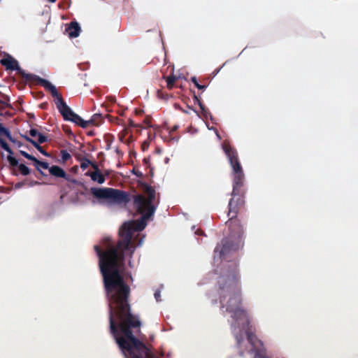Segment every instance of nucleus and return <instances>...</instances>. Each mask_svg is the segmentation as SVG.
Returning a JSON list of instances; mask_svg holds the SVG:
<instances>
[{
  "mask_svg": "<svg viewBox=\"0 0 358 358\" xmlns=\"http://www.w3.org/2000/svg\"><path fill=\"white\" fill-rule=\"evenodd\" d=\"M109 300V331L126 358H157L137 336L141 321L131 313L130 287L124 280H103Z\"/></svg>",
  "mask_w": 358,
  "mask_h": 358,
  "instance_id": "1",
  "label": "nucleus"
},
{
  "mask_svg": "<svg viewBox=\"0 0 358 358\" xmlns=\"http://www.w3.org/2000/svg\"><path fill=\"white\" fill-rule=\"evenodd\" d=\"M217 283L221 308H225L236 322L247 320V313L241 307V285L236 264H232L227 273L220 275Z\"/></svg>",
  "mask_w": 358,
  "mask_h": 358,
  "instance_id": "2",
  "label": "nucleus"
},
{
  "mask_svg": "<svg viewBox=\"0 0 358 358\" xmlns=\"http://www.w3.org/2000/svg\"><path fill=\"white\" fill-rule=\"evenodd\" d=\"M222 148H223L232 169L231 199L228 203L227 216L229 218H236L238 212L244 208L245 205V176L238 160L236 150L231 147L228 141H224Z\"/></svg>",
  "mask_w": 358,
  "mask_h": 358,
  "instance_id": "3",
  "label": "nucleus"
},
{
  "mask_svg": "<svg viewBox=\"0 0 358 358\" xmlns=\"http://www.w3.org/2000/svg\"><path fill=\"white\" fill-rule=\"evenodd\" d=\"M0 64L6 71H17L18 74L22 77L25 82L41 86L45 88V90L50 92V93L56 94V87L54 85L38 76L25 73V71L20 67L17 61L10 55H5L4 57L1 59Z\"/></svg>",
  "mask_w": 358,
  "mask_h": 358,
  "instance_id": "4",
  "label": "nucleus"
},
{
  "mask_svg": "<svg viewBox=\"0 0 358 358\" xmlns=\"http://www.w3.org/2000/svg\"><path fill=\"white\" fill-rule=\"evenodd\" d=\"M90 193L93 197L99 200H106L117 205H126L130 202L129 192L110 187H91Z\"/></svg>",
  "mask_w": 358,
  "mask_h": 358,
  "instance_id": "5",
  "label": "nucleus"
},
{
  "mask_svg": "<svg viewBox=\"0 0 358 358\" xmlns=\"http://www.w3.org/2000/svg\"><path fill=\"white\" fill-rule=\"evenodd\" d=\"M51 95L56 98V108H57L58 111H59L60 115H62L64 120L73 122L83 128H87L90 126V122L83 120L80 115L73 112L72 109L65 103L62 96L58 93V91H56L55 95H54V94H51Z\"/></svg>",
  "mask_w": 358,
  "mask_h": 358,
  "instance_id": "6",
  "label": "nucleus"
},
{
  "mask_svg": "<svg viewBox=\"0 0 358 358\" xmlns=\"http://www.w3.org/2000/svg\"><path fill=\"white\" fill-rule=\"evenodd\" d=\"M243 246V239H232L224 238L217 243L214 249L215 257L219 256L221 259H227L230 255L236 252Z\"/></svg>",
  "mask_w": 358,
  "mask_h": 358,
  "instance_id": "7",
  "label": "nucleus"
},
{
  "mask_svg": "<svg viewBox=\"0 0 358 358\" xmlns=\"http://www.w3.org/2000/svg\"><path fill=\"white\" fill-rule=\"evenodd\" d=\"M226 224H227L228 229H229V236L225 238L243 239L244 229L238 218H229Z\"/></svg>",
  "mask_w": 358,
  "mask_h": 358,
  "instance_id": "8",
  "label": "nucleus"
},
{
  "mask_svg": "<svg viewBox=\"0 0 358 358\" xmlns=\"http://www.w3.org/2000/svg\"><path fill=\"white\" fill-rule=\"evenodd\" d=\"M7 161H8V163L11 166H17L21 175L28 176L30 173L29 168H28L24 164H19V162H17V160L14 157L10 155L7 156Z\"/></svg>",
  "mask_w": 358,
  "mask_h": 358,
  "instance_id": "9",
  "label": "nucleus"
},
{
  "mask_svg": "<svg viewBox=\"0 0 358 358\" xmlns=\"http://www.w3.org/2000/svg\"><path fill=\"white\" fill-rule=\"evenodd\" d=\"M93 172H87L86 176H89L91 180L94 182H97L99 184H103L105 182V176L100 172L97 164H93Z\"/></svg>",
  "mask_w": 358,
  "mask_h": 358,
  "instance_id": "10",
  "label": "nucleus"
},
{
  "mask_svg": "<svg viewBox=\"0 0 358 358\" xmlns=\"http://www.w3.org/2000/svg\"><path fill=\"white\" fill-rule=\"evenodd\" d=\"M49 173L51 176L55 178H65L69 180V176L64 172V171L60 166L57 165H53L49 169Z\"/></svg>",
  "mask_w": 358,
  "mask_h": 358,
  "instance_id": "11",
  "label": "nucleus"
},
{
  "mask_svg": "<svg viewBox=\"0 0 358 358\" xmlns=\"http://www.w3.org/2000/svg\"><path fill=\"white\" fill-rule=\"evenodd\" d=\"M66 31H68L69 37L70 38L78 37L79 33H80V27H79L78 22H71L70 24H69Z\"/></svg>",
  "mask_w": 358,
  "mask_h": 358,
  "instance_id": "12",
  "label": "nucleus"
},
{
  "mask_svg": "<svg viewBox=\"0 0 358 358\" xmlns=\"http://www.w3.org/2000/svg\"><path fill=\"white\" fill-rule=\"evenodd\" d=\"M22 138H24L25 141L29 142V143L33 145L34 148L37 149V150L39 151V152H41L42 154V155L46 156V157L50 156V155L48 153V152H46L45 150H43V148L41 147V145H40L41 143H39L35 141L34 140H33L31 138L29 137L27 135H22Z\"/></svg>",
  "mask_w": 358,
  "mask_h": 358,
  "instance_id": "13",
  "label": "nucleus"
},
{
  "mask_svg": "<svg viewBox=\"0 0 358 358\" xmlns=\"http://www.w3.org/2000/svg\"><path fill=\"white\" fill-rule=\"evenodd\" d=\"M29 136L34 138L38 137L37 143H43L48 141V137L38 132L36 129H31L29 131Z\"/></svg>",
  "mask_w": 358,
  "mask_h": 358,
  "instance_id": "14",
  "label": "nucleus"
},
{
  "mask_svg": "<svg viewBox=\"0 0 358 358\" xmlns=\"http://www.w3.org/2000/svg\"><path fill=\"white\" fill-rule=\"evenodd\" d=\"M34 162V165H35L36 169H37L38 171L41 173L42 176H44V173L40 169L41 168L43 169H48L50 166H48V163L47 162H41L38 159H35V160H31Z\"/></svg>",
  "mask_w": 358,
  "mask_h": 358,
  "instance_id": "15",
  "label": "nucleus"
},
{
  "mask_svg": "<svg viewBox=\"0 0 358 358\" xmlns=\"http://www.w3.org/2000/svg\"><path fill=\"white\" fill-rule=\"evenodd\" d=\"M0 136H4L8 139V141H10L13 142V140L12 139L11 134H10V131L8 129L4 127L1 124H0Z\"/></svg>",
  "mask_w": 358,
  "mask_h": 358,
  "instance_id": "16",
  "label": "nucleus"
},
{
  "mask_svg": "<svg viewBox=\"0 0 358 358\" xmlns=\"http://www.w3.org/2000/svg\"><path fill=\"white\" fill-rule=\"evenodd\" d=\"M176 80H177V77L173 75L166 77V87H168L169 90L173 89V85H175V82Z\"/></svg>",
  "mask_w": 358,
  "mask_h": 358,
  "instance_id": "17",
  "label": "nucleus"
},
{
  "mask_svg": "<svg viewBox=\"0 0 358 358\" xmlns=\"http://www.w3.org/2000/svg\"><path fill=\"white\" fill-rule=\"evenodd\" d=\"M101 119V115L100 114H94L91 117V119L88 120V122H90L91 125H96L98 126L100 122V120Z\"/></svg>",
  "mask_w": 358,
  "mask_h": 358,
  "instance_id": "18",
  "label": "nucleus"
},
{
  "mask_svg": "<svg viewBox=\"0 0 358 358\" xmlns=\"http://www.w3.org/2000/svg\"><path fill=\"white\" fill-rule=\"evenodd\" d=\"M0 147L3 150H4L6 152H8V155H12L13 154V152H12L11 149L8 145L7 143L3 138H0Z\"/></svg>",
  "mask_w": 358,
  "mask_h": 358,
  "instance_id": "19",
  "label": "nucleus"
},
{
  "mask_svg": "<svg viewBox=\"0 0 358 358\" xmlns=\"http://www.w3.org/2000/svg\"><path fill=\"white\" fill-rule=\"evenodd\" d=\"M246 336H248V341L250 343L252 347H255V341H257V337L252 332L248 331L246 332Z\"/></svg>",
  "mask_w": 358,
  "mask_h": 358,
  "instance_id": "20",
  "label": "nucleus"
},
{
  "mask_svg": "<svg viewBox=\"0 0 358 358\" xmlns=\"http://www.w3.org/2000/svg\"><path fill=\"white\" fill-rule=\"evenodd\" d=\"M93 164H96L94 163H92L89 159L84 158L83 159L82 163H80V169L83 170H85L89 166H91V167H93Z\"/></svg>",
  "mask_w": 358,
  "mask_h": 358,
  "instance_id": "21",
  "label": "nucleus"
},
{
  "mask_svg": "<svg viewBox=\"0 0 358 358\" xmlns=\"http://www.w3.org/2000/svg\"><path fill=\"white\" fill-rule=\"evenodd\" d=\"M60 157H62V162H66L71 159V155L66 150H60Z\"/></svg>",
  "mask_w": 358,
  "mask_h": 358,
  "instance_id": "22",
  "label": "nucleus"
},
{
  "mask_svg": "<svg viewBox=\"0 0 358 358\" xmlns=\"http://www.w3.org/2000/svg\"><path fill=\"white\" fill-rule=\"evenodd\" d=\"M113 141V136H112L110 135H108L105 137V142H106V150H109Z\"/></svg>",
  "mask_w": 358,
  "mask_h": 358,
  "instance_id": "23",
  "label": "nucleus"
},
{
  "mask_svg": "<svg viewBox=\"0 0 358 358\" xmlns=\"http://www.w3.org/2000/svg\"><path fill=\"white\" fill-rule=\"evenodd\" d=\"M20 155H22V157H24V158H26L27 159H28L29 161L34 160L35 159H36L33 155L26 152L24 150H20Z\"/></svg>",
  "mask_w": 358,
  "mask_h": 358,
  "instance_id": "24",
  "label": "nucleus"
},
{
  "mask_svg": "<svg viewBox=\"0 0 358 358\" xmlns=\"http://www.w3.org/2000/svg\"><path fill=\"white\" fill-rule=\"evenodd\" d=\"M199 108H201V114H203V117H206L208 116V110L206 108V106H204L203 103L202 102H199Z\"/></svg>",
  "mask_w": 358,
  "mask_h": 358,
  "instance_id": "25",
  "label": "nucleus"
},
{
  "mask_svg": "<svg viewBox=\"0 0 358 358\" xmlns=\"http://www.w3.org/2000/svg\"><path fill=\"white\" fill-rule=\"evenodd\" d=\"M41 185V182L36 181V180H31L29 182V183H27V185H29V187H33V186Z\"/></svg>",
  "mask_w": 358,
  "mask_h": 358,
  "instance_id": "26",
  "label": "nucleus"
},
{
  "mask_svg": "<svg viewBox=\"0 0 358 358\" xmlns=\"http://www.w3.org/2000/svg\"><path fill=\"white\" fill-rule=\"evenodd\" d=\"M131 172H133V173L135 174V176H137L138 178H142L143 177L142 172H141L138 170H136L135 169H134L133 171H131Z\"/></svg>",
  "mask_w": 358,
  "mask_h": 358,
  "instance_id": "27",
  "label": "nucleus"
},
{
  "mask_svg": "<svg viewBox=\"0 0 358 358\" xmlns=\"http://www.w3.org/2000/svg\"><path fill=\"white\" fill-rule=\"evenodd\" d=\"M194 85H195V87H196L197 89L201 90H203L206 88V85H201L200 83L194 84Z\"/></svg>",
  "mask_w": 358,
  "mask_h": 358,
  "instance_id": "28",
  "label": "nucleus"
},
{
  "mask_svg": "<svg viewBox=\"0 0 358 358\" xmlns=\"http://www.w3.org/2000/svg\"><path fill=\"white\" fill-rule=\"evenodd\" d=\"M25 185V182H18L15 183V188L20 189V188L22 187L23 185Z\"/></svg>",
  "mask_w": 358,
  "mask_h": 358,
  "instance_id": "29",
  "label": "nucleus"
},
{
  "mask_svg": "<svg viewBox=\"0 0 358 358\" xmlns=\"http://www.w3.org/2000/svg\"><path fill=\"white\" fill-rule=\"evenodd\" d=\"M154 296H155L156 301H160V291H156L155 294H154Z\"/></svg>",
  "mask_w": 358,
  "mask_h": 358,
  "instance_id": "30",
  "label": "nucleus"
},
{
  "mask_svg": "<svg viewBox=\"0 0 358 358\" xmlns=\"http://www.w3.org/2000/svg\"><path fill=\"white\" fill-rule=\"evenodd\" d=\"M13 140H14V141H12L10 140H9V141H10L11 143L17 145V146H18L19 148H20L22 146V143L18 141H16L14 138H13Z\"/></svg>",
  "mask_w": 358,
  "mask_h": 358,
  "instance_id": "31",
  "label": "nucleus"
},
{
  "mask_svg": "<svg viewBox=\"0 0 358 358\" xmlns=\"http://www.w3.org/2000/svg\"><path fill=\"white\" fill-rule=\"evenodd\" d=\"M148 148V143L146 141H144L143 143H142V150L145 151Z\"/></svg>",
  "mask_w": 358,
  "mask_h": 358,
  "instance_id": "32",
  "label": "nucleus"
},
{
  "mask_svg": "<svg viewBox=\"0 0 358 358\" xmlns=\"http://www.w3.org/2000/svg\"><path fill=\"white\" fill-rule=\"evenodd\" d=\"M149 161H150V157H144L143 159V164L145 166H148L149 164Z\"/></svg>",
  "mask_w": 358,
  "mask_h": 358,
  "instance_id": "33",
  "label": "nucleus"
},
{
  "mask_svg": "<svg viewBox=\"0 0 358 358\" xmlns=\"http://www.w3.org/2000/svg\"><path fill=\"white\" fill-rule=\"evenodd\" d=\"M193 99H194L195 103L199 105V103H201V101H200L199 98L194 94V96H193Z\"/></svg>",
  "mask_w": 358,
  "mask_h": 358,
  "instance_id": "34",
  "label": "nucleus"
},
{
  "mask_svg": "<svg viewBox=\"0 0 358 358\" xmlns=\"http://www.w3.org/2000/svg\"><path fill=\"white\" fill-rule=\"evenodd\" d=\"M129 125L131 127H136V124H134V121L132 120H131V119L129 120Z\"/></svg>",
  "mask_w": 358,
  "mask_h": 358,
  "instance_id": "35",
  "label": "nucleus"
},
{
  "mask_svg": "<svg viewBox=\"0 0 358 358\" xmlns=\"http://www.w3.org/2000/svg\"><path fill=\"white\" fill-rule=\"evenodd\" d=\"M177 129H178V126L177 125H174L173 127H172V128H171L170 134H173V132L177 131Z\"/></svg>",
  "mask_w": 358,
  "mask_h": 358,
  "instance_id": "36",
  "label": "nucleus"
},
{
  "mask_svg": "<svg viewBox=\"0 0 358 358\" xmlns=\"http://www.w3.org/2000/svg\"><path fill=\"white\" fill-rule=\"evenodd\" d=\"M241 341H243V338L241 336H236V343H238V345H240Z\"/></svg>",
  "mask_w": 358,
  "mask_h": 358,
  "instance_id": "37",
  "label": "nucleus"
},
{
  "mask_svg": "<svg viewBox=\"0 0 358 358\" xmlns=\"http://www.w3.org/2000/svg\"><path fill=\"white\" fill-rule=\"evenodd\" d=\"M191 82H192L193 84H198L197 78L195 76L191 78Z\"/></svg>",
  "mask_w": 358,
  "mask_h": 358,
  "instance_id": "38",
  "label": "nucleus"
},
{
  "mask_svg": "<svg viewBox=\"0 0 358 358\" xmlns=\"http://www.w3.org/2000/svg\"><path fill=\"white\" fill-rule=\"evenodd\" d=\"M115 152H117V155H122V152L121 150H120L119 149L117 148V150H115Z\"/></svg>",
  "mask_w": 358,
  "mask_h": 358,
  "instance_id": "39",
  "label": "nucleus"
},
{
  "mask_svg": "<svg viewBox=\"0 0 358 358\" xmlns=\"http://www.w3.org/2000/svg\"><path fill=\"white\" fill-rule=\"evenodd\" d=\"M50 3H55L57 0H48Z\"/></svg>",
  "mask_w": 358,
  "mask_h": 358,
  "instance_id": "40",
  "label": "nucleus"
},
{
  "mask_svg": "<svg viewBox=\"0 0 358 358\" xmlns=\"http://www.w3.org/2000/svg\"><path fill=\"white\" fill-rule=\"evenodd\" d=\"M140 113H141V110H136V114L140 115Z\"/></svg>",
  "mask_w": 358,
  "mask_h": 358,
  "instance_id": "41",
  "label": "nucleus"
},
{
  "mask_svg": "<svg viewBox=\"0 0 358 358\" xmlns=\"http://www.w3.org/2000/svg\"><path fill=\"white\" fill-rule=\"evenodd\" d=\"M144 122H145V124H148V120H145V121H144Z\"/></svg>",
  "mask_w": 358,
  "mask_h": 358,
  "instance_id": "42",
  "label": "nucleus"
},
{
  "mask_svg": "<svg viewBox=\"0 0 358 358\" xmlns=\"http://www.w3.org/2000/svg\"><path fill=\"white\" fill-rule=\"evenodd\" d=\"M129 278H130V279H131V278H132V277H131L130 275H129Z\"/></svg>",
  "mask_w": 358,
  "mask_h": 358,
  "instance_id": "43",
  "label": "nucleus"
},
{
  "mask_svg": "<svg viewBox=\"0 0 358 358\" xmlns=\"http://www.w3.org/2000/svg\"><path fill=\"white\" fill-rule=\"evenodd\" d=\"M143 358H145V357H143Z\"/></svg>",
  "mask_w": 358,
  "mask_h": 358,
  "instance_id": "44",
  "label": "nucleus"
}]
</instances>
